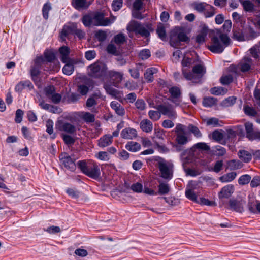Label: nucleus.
I'll use <instances>...</instances> for the list:
<instances>
[{
    "label": "nucleus",
    "instance_id": "obj_58",
    "mask_svg": "<svg viewBox=\"0 0 260 260\" xmlns=\"http://www.w3.org/2000/svg\"><path fill=\"white\" fill-rule=\"evenodd\" d=\"M62 137L64 143L68 145H73L75 143V139L70 135L62 134Z\"/></svg>",
    "mask_w": 260,
    "mask_h": 260
},
{
    "label": "nucleus",
    "instance_id": "obj_56",
    "mask_svg": "<svg viewBox=\"0 0 260 260\" xmlns=\"http://www.w3.org/2000/svg\"><path fill=\"white\" fill-rule=\"evenodd\" d=\"M135 105L136 108L139 111H143L146 108V104L142 99H138L136 101Z\"/></svg>",
    "mask_w": 260,
    "mask_h": 260
},
{
    "label": "nucleus",
    "instance_id": "obj_39",
    "mask_svg": "<svg viewBox=\"0 0 260 260\" xmlns=\"http://www.w3.org/2000/svg\"><path fill=\"white\" fill-rule=\"evenodd\" d=\"M185 196L186 197L195 202H198V196L196 194L195 191L191 188H187L185 190Z\"/></svg>",
    "mask_w": 260,
    "mask_h": 260
},
{
    "label": "nucleus",
    "instance_id": "obj_29",
    "mask_svg": "<svg viewBox=\"0 0 260 260\" xmlns=\"http://www.w3.org/2000/svg\"><path fill=\"white\" fill-rule=\"evenodd\" d=\"M158 193L161 195L168 194L170 190L169 185L162 181H158Z\"/></svg>",
    "mask_w": 260,
    "mask_h": 260
},
{
    "label": "nucleus",
    "instance_id": "obj_14",
    "mask_svg": "<svg viewBox=\"0 0 260 260\" xmlns=\"http://www.w3.org/2000/svg\"><path fill=\"white\" fill-rule=\"evenodd\" d=\"M58 129L70 134H73L76 132V127L67 122L59 121L58 122Z\"/></svg>",
    "mask_w": 260,
    "mask_h": 260
},
{
    "label": "nucleus",
    "instance_id": "obj_23",
    "mask_svg": "<svg viewBox=\"0 0 260 260\" xmlns=\"http://www.w3.org/2000/svg\"><path fill=\"white\" fill-rule=\"evenodd\" d=\"M157 72L158 70L155 68L152 67L148 68L144 73V78L148 82H152L154 79L153 75L157 73Z\"/></svg>",
    "mask_w": 260,
    "mask_h": 260
},
{
    "label": "nucleus",
    "instance_id": "obj_34",
    "mask_svg": "<svg viewBox=\"0 0 260 260\" xmlns=\"http://www.w3.org/2000/svg\"><path fill=\"white\" fill-rule=\"evenodd\" d=\"M237 173L235 172L228 173L219 178V180L222 182H229L232 181L236 177Z\"/></svg>",
    "mask_w": 260,
    "mask_h": 260
},
{
    "label": "nucleus",
    "instance_id": "obj_28",
    "mask_svg": "<svg viewBox=\"0 0 260 260\" xmlns=\"http://www.w3.org/2000/svg\"><path fill=\"white\" fill-rule=\"evenodd\" d=\"M72 4L77 10L87 8L90 5L86 0H72Z\"/></svg>",
    "mask_w": 260,
    "mask_h": 260
},
{
    "label": "nucleus",
    "instance_id": "obj_44",
    "mask_svg": "<svg viewBox=\"0 0 260 260\" xmlns=\"http://www.w3.org/2000/svg\"><path fill=\"white\" fill-rule=\"evenodd\" d=\"M46 132L49 134V135H52L51 136V138L54 139L56 137V135L53 134V122L51 119H48L46 121Z\"/></svg>",
    "mask_w": 260,
    "mask_h": 260
},
{
    "label": "nucleus",
    "instance_id": "obj_15",
    "mask_svg": "<svg viewBox=\"0 0 260 260\" xmlns=\"http://www.w3.org/2000/svg\"><path fill=\"white\" fill-rule=\"evenodd\" d=\"M234 187L233 185H227L222 187L220 191L218 193V197L221 199H228L230 198L233 193Z\"/></svg>",
    "mask_w": 260,
    "mask_h": 260
},
{
    "label": "nucleus",
    "instance_id": "obj_9",
    "mask_svg": "<svg viewBox=\"0 0 260 260\" xmlns=\"http://www.w3.org/2000/svg\"><path fill=\"white\" fill-rule=\"evenodd\" d=\"M59 160L62 165L71 171L75 170L76 166L75 161L67 153H62L59 155Z\"/></svg>",
    "mask_w": 260,
    "mask_h": 260
},
{
    "label": "nucleus",
    "instance_id": "obj_5",
    "mask_svg": "<svg viewBox=\"0 0 260 260\" xmlns=\"http://www.w3.org/2000/svg\"><path fill=\"white\" fill-rule=\"evenodd\" d=\"M206 73V68L203 64H196L193 66L192 72H187L185 69L182 70V74L187 80L199 83Z\"/></svg>",
    "mask_w": 260,
    "mask_h": 260
},
{
    "label": "nucleus",
    "instance_id": "obj_59",
    "mask_svg": "<svg viewBox=\"0 0 260 260\" xmlns=\"http://www.w3.org/2000/svg\"><path fill=\"white\" fill-rule=\"evenodd\" d=\"M233 80V77L231 75H228L222 76L220 78V82L223 85H228L232 82Z\"/></svg>",
    "mask_w": 260,
    "mask_h": 260
},
{
    "label": "nucleus",
    "instance_id": "obj_50",
    "mask_svg": "<svg viewBox=\"0 0 260 260\" xmlns=\"http://www.w3.org/2000/svg\"><path fill=\"white\" fill-rule=\"evenodd\" d=\"M236 98L234 96H230L222 102L221 105L224 107H230L233 105L236 102Z\"/></svg>",
    "mask_w": 260,
    "mask_h": 260
},
{
    "label": "nucleus",
    "instance_id": "obj_25",
    "mask_svg": "<svg viewBox=\"0 0 260 260\" xmlns=\"http://www.w3.org/2000/svg\"><path fill=\"white\" fill-rule=\"evenodd\" d=\"M26 87L29 89L33 88V85L29 80L20 82L16 85L15 89L17 92H21L23 89Z\"/></svg>",
    "mask_w": 260,
    "mask_h": 260
},
{
    "label": "nucleus",
    "instance_id": "obj_36",
    "mask_svg": "<svg viewBox=\"0 0 260 260\" xmlns=\"http://www.w3.org/2000/svg\"><path fill=\"white\" fill-rule=\"evenodd\" d=\"M217 100L214 97H206L203 99V105L205 107H211L215 105Z\"/></svg>",
    "mask_w": 260,
    "mask_h": 260
},
{
    "label": "nucleus",
    "instance_id": "obj_8",
    "mask_svg": "<svg viewBox=\"0 0 260 260\" xmlns=\"http://www.w3.org/2000/svg\"><path fill=\"white\" fill-rule=\"evenodd\" d=\"M156 108L161 114L167 116L171 119L174 120L177 117V114L174 108L171 104L159 105Z\"/></svg>",
    "mask_w": 260,
    "mask_h": 260
},
{
    "label": "nucleus",
    "instance_id": "obj_17",
    "mask_svg": "<svg viewBox=\"0 0 260 260\" xmlns=\"http://www.w3.org/2000/svg\"><path fill=\"white\" fill-rule=\"evenodd\" d=\"M245 202L242 200L238 201L236 200H230L229 201L230 208L233 211L239 213H242L244 211L243 204Z\"/></svg>",
    "mask_w": 260,
    "mask_h": 260
},
{
    "label": "nucleus",
    "instance_id": "obj_26",
    "mask_svg": "<svg viewBox=\"0 0 260 260\" xmlns=\"http://www.w3.org/2000/svg\"><path fill=\"white\" fill-rule=\"evenodd\" d=\"M112 142V136L106 135L99 139L98 145L101 147H105L110 145Z\"/></svg>",
    "mask_w": 260,
    "mask_h": 260
},
{
    "label": "nucleus",
    "instance_id": "obj_46",
    "mask_svg": "<svg viewBox=\"0 0 260 260\" xmlns=\"http://www.w3.org/2000/svg\"><path fill=\"white\" fill-rule=\"evenodd\" d=\"M149 118L154 121H157L161 117V113L158 111L150 110L148 112Z\"/></svg>",
    "mask_w": 260,
    "mask_h": 260
},
{
    "label": "nucleus",
    "instance_id": "obj_31",
    "mask_svg": "<svg viewBox=\"0 0 260 260\" xmlns=\"http://www.w3.org/2000/svg\"><path fill=\"white\" fill-rule=\"evenodd\" d=\"M209 5L205 2H194L192 4L193 9L200 13H204Z\"/></svg>",
    "mask_w": 260,
    "mask_h": 260
},
{
    "label": "nucleus",
    "instance_id": "obj_3",
    "mask_svg": "<svg viewBox=\"0 0 260 260\" xmlns=\"http://www.w3.org/2000/svg\"><path fill=\"white\" fill-rule=\"evenodd\" d=\"M126 29L129 32V36L131 38L133 37L132 32L148 38L150 35V31L152 30L151 24L143 25L141 23L135 20H132L129 22L126 26Z\"/></svg>",
    "mask_w": 260,
    "mask_h": 260
},
{
    "label": "nucleus",
    "instance_id": "obj_41",
    "mask_svg": "<svg viewBox=\"0 0 260 260\" xmlns=\"http://www.w3.org/2000/svg\"><path fill=\"white\" fill-rule=\"evenodd\" d=\"M226 152V149L219 145L214 147L212 149V153L218 156H223Z\"/></svg>",
    "mask_w": 260,
    "mask_h": 260
},
{
    "label": "nucleus",
    "instance_id": "obj_53",
    "mask_svg": "<svg viewBox=\"0 0 260 260\" xmlns=\"http://www.w3.org/2000/svg\"><path fill=\"white\" fill-rule=\"evenodd\" d=\"M251 179L249 175L245 174L242 175L238 179V183L240 185H244L248 184Z\"/></svg>",
    "mask_w": 260,
    "mask_h": 260
},
{
    "label": "nucleus",
    "instance_id": "obj_64",
    "mask_svg": "<svg viewBox=\"0 0 260 260\" xmlns=\"http://www.w3.org/2000/svg\"><path fill=\"white\" fill-rule=\"evenodd\" d=\"M44 56L48 62H52L55 59L54 53L50 51H46L44 52Z\"/></svg>",
    "mask_w": 260,
    "mask_h": 260
},
{
    "label": "nucleus",
    "instance_id": "obj_47",
    "mask_svg": "<svg viewBox=\"0 0 260 260\" xmlns=\"http://www.w3.org/2000/svg\"><path fill=\"white\" fill-rule=\"evenodd\" d=\"M216 9L212 6L209 5L207 9L204 12V16L206 18L211 17L216 13Z\"/></svg>",
    "mask_w": 260,
    "mask_h": 260
},
{
    "label": "nucleus",
    "instance_id": "obj_62",
    "mask_svg": "<svg viewBox=\"0 0 260 260\" xmlns=\"http://www.w3.org/2000/svg\"><path fill=\"white\" fill-rule=\"evenodd\" d=\"M131 188L134 192L140 193L143 191V185L141 183L137 182L133 184Z\"/></svg>",
    "mask_w": 260,
    "mask_h": 260
},
{
    "label": "nucleus",
    "instance_id": "obj_32",
    "mask_svg": "<svg viewBox=\"0 0 260 260\" xmlns=\"http://www.w3.org/2000/svg\"><path fill=\"white\" fill-rule=\"evenodd\" d=\"M238 156L240 159L245 162H249L252 158L251 154L247 151L241 150L238 152Z\"/></svg>",
    "mask_w": 260,
    "mask_h": 260
},
{
    "label": "nucleus",
    "instance_id": "obj_49",
    "mask_svg": "<svg viewBox=\"0 0 260 260\" xmlns=\"http://www.w3.org/2000/svg\"><path fill=\"white\" fill-rule=\"evenodd\" d=\"M82 118L87 123L93 122L95 120L94 115L89 112L83 113Z\"/></svg>",
    "mask_w": 260,
    "mask_h": 260
},
{
    "label": "nucleus",
    "instance_id": "obj_19",
    "mask_svg": "<svg viewBox=\"0 0 260 260\" xmlns=\"http://www.w3.org/2000/svg\"><path fill=\"white\" fill-rule=\"evenodd\" d=\"M59 53L60 55V60L62 62H69L71 59L69 57L70 48L66 46L59 48Z\"/></svg>",
    "mask_w": 260,
    "mask_h": 260
},
{
    "label": "nucleus",
    "instance_id": "obj_37",
    "mask_svg": "<svg viewBox=\"0 0 260 260\" xmlns=\"http://www.w3.org/2000/svg\"><path fill=\"white\" fill-rule=\"evenodd\" d=\"M82 22L86 27H90L92 25H94L93 15H85L82 18Z\"/></svg>",
    "mask_w": 260,
    "mask_h": 260
},
{
    "label": "nucleus",
    "instance_id": "obj_24",
    "mask_svg": "<svg viewBox=\"0 0 260 260\" xmlns=\"http://www.w3.org/2000/svg\"><path fill=\"white\" fill-rule=\"evenodd\" d=\"M175 32L176 34L177 39L179 42H187L189 41V38L187 36L185 31L182 28H176Z\"/></svg>",
    "mask_w": 260,
    "mask_h": 260
},
{
    "label": "nucleus",
    "instance_id": "obj_22",
    "mask_svg": "<svg viewBox=\"0 0 260 260\" xmlns=\"http://www.w3.org/2000/svg\"><path fill=\"white\" fill-rule=\"evenodd\" d=\"M141 129L144 132L150 133L152 131V122L148 119H145L142 120L140 123Z\"/></svg>",
    "mask_w": 260,
    "mask_h": 260
},
{
    "label": "nucleus",
    "instance_id": "obj_61",
    "mask_svg": "<svg viewBox=\"0 0 260 260\" xmlns=\"http://www.w3.org/2000/svg\"><path fill=\"white\" fill-rule=\"evenodd\" d=\"M96 38L100 42H103L107 38V34L105 31L99 30L95 34Z\"/></svg>",
    "mask_w": 260,
    "mask_h": 260
},
{
    "label": "nucleus",
    "instance_id": "obj_33",
    "mask_svg": "<svg viewBox=\"0 0 260 260\" xmlns=\"http://www.w3.org/2000/svg\"><path fill=\"white\" fill-rule=\"evenodd\" d=\"M40 68L34 64L31 67L30 73L31 78L34 82H38L39 81L38 76L40 73Z\"/></svg>",
    "mask_w": 260,
    "mask_h": 260
},
{
    "label": "nucleus",
    "instance_id": "obj_38",
    "mask_svg": "<svg viewBox=\"0 0 260 260\" xmlns=\"http://www.w3.org/2000/svg\"><path fill=\"white\" fill-rule=\"evenodd\" d=\"M156 33L158 35L159 38L162 41H165L166 40V32L165 30V27L163 24L159 23L156 29Z\"/></svg>",
    "mask_w": 260,
    "mask_h": 260
},
{
    "label": "nucleus",
    "instance_id": "obj_52",
    "mask_svg": "<svg viewBox=\"0 0 260 260\" xmlns=\"http://www.w3.org/2000/svg\"><path fill=\"white\" fill-rule=\"evenodd\" d=\"M164 199L166 203L172 206H177L180 203L178 199L173 197H164Z\"/></svg>",
    "mask_w": 260,
    "mask_h": 260
},
{
    "label": "nucleus",
    "instance_id": "obj_12",
    "mask_svg": "<svg viewBox=\"0 0 260 260\" xmlns=\"http://www.w3.org/2000/svg\"><path fill=\"white\" fill-rule=\"evenodd\" d=\"M94 25L95 26H108L112 23V21L108 18H105L103 13L96 12L93 15Z\"/></svg>",
    "mask_w": 260,
    "mask_h": 260
},
{
    "label": "nucleus",
    "instance_id": "obj_54",
    "mask_svg": "<svg viewBox=\"0 0 260 260\" xmlns=\"http://www.w3.org/2000/svg\"><path fill=\"white\" fill-rule=\"evenodd\" d=\"M193 148L204 151H209L210 149V146L204 142L197 143L193 145Z\"/></svg>",
    "mask_w": 260,
    "mask_h": 260
},
{
    "label": "nucleus",
    "instance_id": "obj_16",
    "mask_svg": "<svg viewBox=\"0 0 260 260\" xmlns=\"http://www.w3.org/2000/svg\"><path fill=\"white\" fill-rule=\"evenodd\" d=\"M106 77L110 78L115 83H119L123 78V74L114 70L107 71Z\"/></svg>",
    "mask_w": 260,
    "mask_h": 260
},
{
    "label": "nucleus",
    "instance_id": "obj_18",
    "mask_svg": "<svg viewBox=\"0 0 260 260\" xmlns=\"http://www.w3.org/2000/svg\"><path fill=\"white\" fill-rule=\"evenodd\" d=\"M137 136V133L136 129L128 127L123 129L121 133V137L125 139H133Z\"/></svg>",
    "mask_w": 260,
    "mask_h": 260
},
{
    "label": "nucleus",
    "instance_id": "obj_60",
    "mask_svg": "<svg viewBox=\"0 0 260 260\" xmlns=\"http://www.w3.org/2000/svg\"><path fill=\"white\" fill-rule=\"evenodd\" d=\"M51 7L50 4L49 3H46L44 5L43 9H42V13L43 17L45 19H47L48 18V13L49 11L51 10Z\"/></svg>",
    "mask_w": 260,
    "mask_h": 260
},
{
    "label": "nucleus",
    "instance_id": "obj_13",
    "mask_svg": "<svg viewBox=\"0 0 260 260\" xmlns=\"http://www.w3.org/2000/svg\"><path fill=\"white\" fill-rule=\"evenodd\" d=\"M76 28V23H69L63 26L60 33V37L62 41L71 34H73Z\"/></svg>",
    "mask_w": 260,
    "mask_h": 260
},
{
    "label": "nucleus",
    "instance_id": "obj_1",
    "mask_svg": "<svg viewBox=\"0 0 260 260\" xmlns=\"http://www.w3.org/2000/svg\"><path fill=\"white\" fill-rule=\"evenodd\" d=\"M154 160L157 162L160 177L166 181L171 180L173 177L174 165L159 156H155Z\"/></svg>",
    "mask_w": 260,
    "mask_h": 260
},
{
    "label": "nucleus",
    "instance_id": "obj_11",
    "mask_svg": "<svg viewBox=\"0 0 260 260\" xmlns=\"http://www.w3.org/2000/svg\"><path fill=\"white\" fill-rule=\"evenodd\" d=\"M169 92L171 94L169 100L176 106H179L181 102V91L180 88L177 86L172 87L169 89Z\"/></svg>",
    "mask_w": 260,
    "mask_h": 260
},
{
    "label": "nucleus",
    "instance_id": "obj_51",
    "mask_svg": "<svg viewBox=\"0 0 260 260\" xmlns=\"http://www.w3.org/2000/svg\"><path fill=\"white\" fill-rule=\"evenodd\" d=\"M194 63V60L192 58L184 57L181 62L182 70L185 69V67L190 68Z\"/></svg>",
    "mask_w": 260,
    "mask_h": 260
},
{
    "label": "nucleus",
    "instance_id": "obj_2",
    "mask_svg": "<svg viewBox=\"0 0 260 260\" xmlns=\"http://www.w3.org/2000/svg\"><path fill=\"white\" fill-rule=\"evenodd\" d=\"M77 166L83 173L90 178L97 179L100 177V167L96 162L92 160H80L77 162Z\"/></svg>",
    "mask_w": 260,
    "mask_h": 260
},
{
    "label": "nucleus",
    "instance_id": "obj_30",
    "mask_svg": "<svg viewBox=\"0 0 260 260\" xmlns=\"http://www.w3.org/2000/svg\"><path fill=\"white\" fill-rule=\"evenodd\" d=\"M246 12H252L254 9V5L249 0H238Z\"/></svg>",
    "mask_w": 260,
    "mask_h": 260
},
{
    "label": "nucleus",
    "instance_id": "obj_35",
    "mask_svg": "<svg viewBox=\"0 0 260 260\" xmlns=\"http://www.w3.org/2000/svg\"><path fill=\"white\" fill-rule=\"evenodd\" d=\"M125 148L130 151L137 152L140 149L141 145L137 142L130 141L126 144Z\"/></svg>",
    "mask_w": 260,
    "mask_h": 260
},
{
    "label": "nucleus",
    "instance_id": "obj_63",
    "mask_svg": "<svg viewBox=\"0 0 260 260\" xmlns=\"http://www.w3.org/2000/svg\"><path fill=\"white\" fill-rule=\"evenodd\" d=\"M151 55L150 51L149 49H144L141 51L139 54V57L143 60L148 59Z\"/></svg>",
    "mask_w": 260,
    "mask_h": 260
},
{
    "label": "nucleus",
    "instance_id": "obj_55",
    "mask_svg": "<svg viewBox=\"0 0 260 260\" xmlns=\"http://www.w3.org/2000/svg\"><path fill=\"white\" fill-rule=\"evenodd\" d=\"M73 34L76 36L80 40L85 38L86 36L85 32L81 29H78L76 23V28L74 29Z\"/></svg>",
    "mask_w": 260,
    "mask_h": 260
},
{
    "label": "nucleus",
    "instance_id": "obj_6",
    "mask_svg": "<svg viewBox=\"0 0 260 260\" xmlns=\"http://www.w3.org/2000/svg\"><path fill=\"white\" fill-rule=\"evenodd\" d=\"M87 71L88 75L91 77L103 78L106 77L108 68L104 63L96 61L88 67Z\"/></svg>",
    "mask_w": 260,
    "mask_h": 260
},
{
    "label": "nucleus",
    "instance_id": "obj_27",
    "mask_svg": "<svg viewBox=\"0 0 260 260\" xmlns=\"http://www.w3.org/2000/svg\"><path fill=\"white\" fill-rule=\"evenodd\" d=\"M65 66L62 69L63 73L67 75H71L74 71V61L71 59L69 62H64Z\"/></svg>",
    "mask_w": 260,
    "mask_h": 260
},
{
    "label": "nucleus",
    "instance_id": "obj_57",
    "mask_svg": "<svg viewBox=\"0 0 260 260\" xmlns=\"http://www.w3.org/2000/svg\"><path fill=\"white\" fill-rule=\"evenodd\" d=\"M250 51L254 58H257L260 57V46H254L250 49Z\"/></svg>",
    "mask_w": 260,
    "mask_h": 260
},
{
    "label": "nucleus",
    "instance_id": "obj_45",
    "mask_svg": "<svg viewBox=\"0 0 260 260\" xmlns=\"http://www.w3.org/2000/svg\"><path fill=\"white\" fill-rule=\"evenodd\" d=\"M113 40L114 42L118 45L123 44L125 42H126L125 36L122 33L118 34L115 36Z\"/></svg>",
    "mask_w": 260,
    "mask_h": 260
},
{
    "label": "nucleus",
    "instance_id": "obj_48",
    "mask_svg": "<svg viewBox=\"0 0 260 260\" xmlns=\"http://www.w3.org/2000/svg\"><path fill=\"white\" fill-rule=\"evenodd\" d=\"M106 50L108 53L114 55L115 56L119 55L120 53L116 47L113 44H109L107 46Z\"/></svg>",
    "mask_w": 260,
    "mask_h": 260
},
{
    "label": "nucleus",
    "instance_id": "obj_7",
    "mask_svg": "<svg viewBox=\"0 0 260 260\" xmlns=\"http://www.w3.org/2000/svg\"><path fill=\"white\" fill-rule=\"evenodd\" d=\"M174 131L176 134L175 141L178 145H184L189 142V139L186 136L185 125L178 123Z\"/></svg>",
    "mask_w": 260,
    "mask_h": 260
},
{
    "label": "nucleus",
    "instance_id": "obj_42",
    "mask_svg": "<svg viewBox=\"0 0 260 260\" xmlns=\"http://www.w3.org/2000/svg\"><path fill=\"white\" fill-rule=\"evenodd\" d=\"M187 129L197 138H200L202 136V134L198 127L192 124L188 125Z\"/></svg>",
    "mask_w": 260,
    "mask_h": 260
},
{
    "label": "nucleus",
    "instance_id": "obj_43",
    "mask_svg": "<svg viewBox=\"0 0 260 260\" xmlns=\"http://www.w3.org/2000/svg\"><path fill=\"white\" fill-rule=\"evenodd\" d=\"M243 111L244 113L249 116L254 117L257 115V112L252 107H250L248 105H244L243 107Z\"/></svg>",
    "mask_w": 260,
    "mask_h": 260
},
{
    "label": "nucleus",
    "instance_id": "obj_40",
    "mask_svg": "<svg viewBox=\"0 0 260 260\" xmlns=\"http://www.w3.org/2000/svg\"><path fill=\"white\" fill-rule=\"evenodd\" d=\"M227 92L228 89L222 87H215L210 89L211 93L216 95H224Z\"/></svg>",
    "mask_w": 260,
    "mask_h": 260
},
{
    "label": "nucleus",
    "instance_id": "obj_10",
    "mask_svg": "<svg viewBox=\"0 0 260 260\" xmlns=\"http://www.w3.org/2000/svg\"><path fill=\"white\" fill-rule=\"evenodd\" d=\"M246 138L249 140H258L260 141V131H254L253 125L250 122H246L244 124Z\"/></svg>",
    "mask_w": 260,
    "mask_h": 260
},
{
    "label": "nucleus",
    "instance_id": "obj_21",
    "mask_svg": "<svg viewBox=\"0 0 260 260\" xmlns=\"http://www.w3.org/2000/svg\"><path fill=\"white\" fill-rule=\"evenodd\" d=\"M111 107L114 110L115 113L119 116H123L125 114V109L117 101H112L110 104Z\"/></svg>",
    "mask_w": 260,
    "mask_h": 260
},
{
    "label": "nucleus",
    "instance_id": "obj_4",
    "mask_svg": "<svg viewBox=\"0 0 260 260\" xmlns=\"http://www.w3.org/2000/svg\"><path fill=\"white\" fill-rule=\"evenodd\" d=\"M212 44L208 46V49L212 52L215 53H222L224 48L228 46L230 43V39L227 35L220 33L219 37L214 36L211 39Z\"/></svg>",
    "mask_w": 260,
    "mask_h": 260
},
{
    "label": "nucleus",
    "instance_id": "obj_20",
    "mask_svg": "<svg viewBox=\"0 0 260 260\" xmlns=\"http://www.w3.org/2000/svg\"><path fill=\"white\" fill-rule=\"evenodd\" d=\"M252 63V59L251 58L249 57H245L241 60L239 66L242 72H245L250 69Z\"/></svg>",
    "mask_w": 260,
    "mask_h": 260
}]
</instances>
